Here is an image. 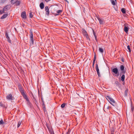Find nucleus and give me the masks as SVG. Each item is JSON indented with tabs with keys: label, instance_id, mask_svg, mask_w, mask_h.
<instances>
[{
	"label": "nucleus",
	"instance_id": "obj_7",
	"mask_svg": "<svg viewBox=\"0 0 134 134\" xmlns=\"http://www.w3.org/2000/svg\"><path fill=\"white\" fill-rule=\"evenodd\" d=\"M82 31L84 36H85L87 39L89 38L88 35L85 29H82Z\"/></svg>",
	"mask_w": 134,
	"mask_h": 134
},
{
	"label": "nucleus",
	"instance_id": "obj_15",
	"mask_svg": "<svg viewBox=\"0 0 134 134\" xmlns=\"http://www.w3.org/2000/svg\"><path fill=\"white\" fill-rule=\"evenodd\" d=\"M21 16L24 19H25L26 18V12H23L21 14Z\"/></svg>",
	"mask_w": 134,
	"mask_h": 134
},
{
	"label": "nucleus",
	"instance_id": "obj_20",
	"mask_svg": "<svg viewBox=\"0 0 134 134\" xmlns=\"http://www.w3.org/2000/svg\"><path fill=\"white\" fill-rule=\"evenodd\" d=\"M128 92V88H126L124 92V96L127 97V93Z\"/></svg>",
	"mask_w": 134,
	"mask_h": 134
},
{
	"label": "nucleus",
	"instance_id": "obj_22",
	"mask_svg": "<svg viewBox=\"0 0 134 134\" xmlns=\"http://www.w3.org/2000/svg\"><path fill=\"white\" fill-rule=\"evenodd\" d=\"M93 35H94V37L95 38V40L97 42L98 40L97 39V37L96 35V33L93 30Z\"/></svg>",
	"mask_w": 134,
	"mask_h": 134
},
{
	"label": "nucleus",
	"instance_id": "obj_21",
	"mask_svg": "<svg viewBox=\"0 0 134 134\" xmlns=\"http://www.w3.org/2000/svg\"><path fill=\"white\" fill-rule=\"evenodd\" d=\"M8 15V14H4L1 18V19H3L5 18L6 17H7V16Z\"/></svg>",
	"mask_w": 134,
	"mask_h": 134
},
{
	"label": "nucleus",
	"instance_id": "obj_6",
	"mask_svg": "<svg viewBox=\"0 0 134 134\" xmlns=\"http://www.w3.org/2000/svg\"><path fill=\"white\" fill-rule=\"evenodd\" d=\"M123 26L124 27V31L126 34L127 33L129 30V29L128 25L127 24L125 23L124 24Z\"/></svg>",
	"mask_w": 134,
	"mask_h": 134
},
{
	"label": "nucleus",
	"instance_id": "obj_27",
	"mask_svg": "<svg viewBox=\"0 0 134 134\" xmlns=\"http://www.w3.org/2000/svg\"><path fill=\"white\" fill-rule=\"evenodd\" d=\"M126 10L124 8H122L121 9V11L123 14H125L126 13Z\"/></svg>",
	"mask_w": 134,
	"mask_h": 134
},
{
	"label": "nucleus",
	"instance_id": "obj_38",
	"mask_svg": "<svg viewBox=\"0 0 134 134\" xmlns=\"http://www.w3.org/2000/svg\"><path fill=\"white\" fill-rule=\"evenodd\" d=\"M131 110L132 112H133L134 110V107L132 106L131 108Z\"/></svg>",
	"mask_w": 134,
	"mask_h": 134
},
{
	"label": "nucleus",
	"instance_id": "obj_30",
	"mask_svg": "<svg viewBox=\"0 0 134 134\" xmlns=\"http://www.w3.org/2000/svg\"><path fill=\"white\" fill-rule=\"evenodd\" d=\"M29 16L31 18H32L33 16V15L32 14V12H30L29 13Z\"/></svg>",
	"mask_w": 134,
	"mask_h": 134
},
{
	"label": "nucleus",
	"instance_id": "obj_16",
	"mask_svg": "<svg viewBox=\"0 0 134 134\" xmlns=\"http://www.w3.org/2000/svg\"><path fill=\"white\" fill-rule=\"evenodd\" d=\"M62 12L63 10H57L56 12L57 13L54 14V15L56 16L58 15H59V13H61Z\"/></svg>",
	"mask_w": 134,
	"mask_h": 134
},
{
	"label": "nucleus",
	"instance_id": "obj_14",
	"mask_svg": "<svg viewBox=\"0 0 134 134\" xmlns=\"http://www.w3.org/2000/svg\"><path fill=\"white\" fill-rule=\"evenodd\" d=\"M45 11L46 12V14L48 15L49 14V10L48 6H46L45 8Z\"/></svg>",
	"mask_w": 134,
	"mask_h": 134
},
{
	"label": "nucleus",
	"instance_id": "obj_39",
	"mask_svg": "<svg viewBox=\"0 0 134 134\" xmlns=\"http://www.w3.org/2000/svg\"><path fill=\"white\" fill-rule=\"evenodd\" d=\"M5 11V10H4V9H3V10H1L2 13H4V11Z\"/></svg>",
	"mask_w": 134,
	"mask_h": 134
},
{
	"label": "nucleus",
	"instance_id": "obj_45",
	"mask_svg": "<svg viewBox=\"0 0 134 134\" xmlns=\"http://www.w3.org/2000/svg\"><path fill=\"white\" fill-rule=\"evenodd\" d=\"M2 13L1 10H0V14H1Z\"/></svg>",
	"mask_w": 134,
	"mask_h": 134
},
{
	"label": "nucleus",
	"instance_id": "obj_48",
	"mask_svg": "<svg viewBox=\"0 0 134 134\" xmlns=\"http://www.w3.org/2000/svg\"><path fill=\"white\" fill-rule=\"evenodd\" d=\"M111 134H114V133H111Z\"/></svg>",
	"mask_w": 134,
	"mask_h": 134
},
{
	"label": "nucleus",
	"instance_id": "obj_23",
	"mask_svg": "<svg viewBox=\"0 0 134 134\" xmlns=\"http://www.w3.org/2000/svg\"><path fill=\"white\" fill-rule=\"evenodd\" d=\"M22 96H23L24 98V99H25L26 100H28V99H29L27 97V95L25 94V93L22 95Z\"/></svg>",
	"mask_w": 134,
	"mask_h": 134
},
{
	"label": "nucleus",
	"instance_id": "obj_2",
	"mask_svg": "<svg viewBox=\"0 0 134 134\" xmlns=\"http://www.w3.org/2000/svg\"><path fill=\"white\" fill-rule=\"evenodd\" d=\"M104 97L111 105L114 106V104H116L115 102L110 96L105 95Z\"/></svg>",
	"mask_w": 134,
	"mask_h": 134
},
{
	"label": "nucleus",
	"instance_id": "obj_8",
	"mask_svg": "<svg viewBox=\"0 0 134 134\" xmlns=\"http://www.w3.org/2000/svg\"><path fill=\"white\" fill-rule=\"evenodd\" d=\"M58 9V7L57 6L54 7H52L51 8V11L52 13L54 14L55 12Z\"/></svg>",
	"mask_w": 134,
	"mask_h": 134
},
{
	"label": "nucleus",
	"instance_id": "obj_47",
	"mask_svg": "<svg viewBox=\"0 0 134 134\" xmlns=\"http://www.w3.org/2000/svg\"><path fill=\"white\" fill-rule=\"evenodd\" d=\"M115 2H116V0H115Z\"/></svg>",
	"mask_w": 134,
	"mask_h": 134
},
{
	"label": "nucleus",
	"instance_id": "obj_11",
	"mask_svg": "<svg viewBox=\"0 0 134 134\" xmlns=\"http://www.w3.org/2000/svg\"><path fill=\"white\" fill-rule=\"evenodd\" d=\"M5 36L6 38L7 39L9 43H11V41L10 37L8 36V33L7 31L5 32Z\"/></svg>",
	"mask_w": 134,
	"mask_h": 134
},
{
	"label": "nucleus",
	"instance_id": "obj_46",
	"mask_svg": "<svg viewBox=\"0 0 134 134\" xmlns=\"http://www.w3.org/2000/svg\"><path fill=\"white\" fill-rule=\"evenodd\" d=\"M92 48H93V50L94 51V47H92Z\"/></svg>",
	"mask_w": 134,
	"mask_h": 134
},
{
	"label": "nucleus",
	"instance_id": "obj_19",
	"mask_svg": "<svg viewBox=\"0 0 134 134\" xmlns=\"http://www.w3.org/2000/svg\"><path fill=\"white\" fill-rule=\"evenodd\" d=\"M10 8V7L9 5H7L5 6L3 9L4 10L7 11Z\"/></svg>",
	"mask_w": 134,
	"mask_h": 134
},
{
	"label": "nucleus",
	"instance_id": "obj_32",
	"mask_svg": "<svg viewBox=\"0 0 134 134\" xmlns=\"http://www.w3.org/2000/svg\"><path fill=\"white\" fill-rule=\"evenodd\" d=\"M21 122H22L21 121H19L18 122V125H17L18 127L20 126V125H21Z\"/></svg>",
	"mask_w": 134,
	"mask_h": 134
},
{
	"label": "nucleus",
	"instance_id": "obj_33",
	"mask_svg": "<svg viewBox=\"0 0 134 134\" xmlns=\"http://www.w3.org/2000/svg\"><path fill=\"white\" fill-rule=\"evenodd\" d=\"M99 52L101 53H103V49L101 48H99Z\"/></svg>",
	"mask_w": 134,
	"mask_h": 134
},
{
	"label": "nucleus",
	"instance_id": "obj_13",
	"mask_svg": "<svg viewBox=\"0 0 134 134\" xmlns=\"http://www.w3.org/2000/svg\"><path fill=\"white\" fill-rule=\"evenodd\" d=\"M6 98L8 100H13V97L12 94H10L6 96Z\"/></svg>",
	"mask_w": 134,
	"mask_h": 134
},
{
	"label": "nucleus",
	"instance_id": "obj_36",
	"mask_svg": "<svg viewBox=\"0 0 134 134\" xmlns=\"http://www.w3.org/2000/svg\"><path fill=\"white\" fill-rule=\"evenodd\" d=\"M115 83L117 86H119V82L118 81H115Z\"/></svg>",
	"mask_w": 134,
	"mask_h": 134
},
{
	"label": "nucleus",
	"instance_id": "obj_34",
	"mask_svg": "<svg viewBox=\"0 0 134 134\" xmlns=\"http://www.w3.org/2000/svg\"><path fill=\"white\" fill-rule=\"evenodd\" d=\"M65 103H63L61 105V107L62 108H64L65 107Z\"/></svg>",
	"mask_w": 134,
	"mask_h": 134
},
{
	"label": "nucleus",
	"instance_id": "obj_26",
	"mask_svg": "<svg viewBox=\"0 0 134 134\" xmlns=\"http://www.w3.org/2000/svg\"><path fill=\"white\" fill-rule=\"evenodd\" d=\"M32 100L37 105V102L36 99L35 97H34V98H32Z\"/></svg>",
	"mask_w": 134,
	"mask_h": 134
},
{
	"label": "nucleus",
	"instance_id": "obj_31",
	"mask_svg": "<svg viewBox=\"0 0 134 134\" xmlns=\"http://www.w3.org/2000/svg\"><path fill=\"white\" fill-rule=\"evenodd\" d=\"M0 106L1 107H5L6 108V107H5V105L4 104H3L2 102H0Z\"/></svg>",
	"mask_w": 134,
	"mask_h": 134
},
{
	"label": "nucleus",
	"instance_id": "obj_1",
	"mask_svg": "<svg viewBox=\"0 0 134 134\" xmlns=\"http://www.w3.org/2000/svg\"><path fill=\"white\" fill-rule=\"evenodd\" d=\"M120 70L121 71V73L120 74V76L122 74L121 77V80L122 82L124 81L125 79L124 74L126 72V71L124 69L125 67L122 65H120Z\"/></svg>",
	"mask_w": 134,
	"mask_h": 134
},
{
	"label": "nucleus",
	"instance_id": "obj_17",
	"mask_svg": "<svg viewBox=\"0 0 134 134\" xmlns=\"http://www.w3.org/2000/svg\"><path fill=\"white\" fill-rule=\"evenodd\" d=\"M40 7L41 9H43L44 8V5L43 2H41L40 4Z\"/></svg>",
	"mask_w": 134,
	"mask_h": 134
},
{
	"label": "nucleus",
	"instance_id": "obj_5",
	"mask_svg": "<svg viewBox=\"0 0 134 134\" xmlns=\"http://www.w3.org/2000/svg\"><path fill=\"white\" fill-rule=\"evenodd\" d=\"M10 2L12 4H15L16 6H19L21 3L20 1L18 0H11Z\"/></svg>",
	"mask_w": 134,
	"mask_h": 134
},
{
	"label": "nucleus",
	"instance_id": "obj_42",
	"mask_svg": "<svg viewBox=\"0 0 134 134\" xmlns=\"http://www.w3.org/2000/svg\"><path fill=\"white\" fill-rule=\"evenodd\" d=\"M32 98H34V97H35V96L33 95V94H32Z\"/></svg>",
	"mask_w": 134,
	"mask_h": 134
},
{
	"label": "nucleus",
	"instance_id": "obj_28",
	"mask_svg": "<svg viewBox=\"0 0 134 134\" xmlns=\"http://www.w3.org/2000/svg\"><path fill=\"white\" fill-rule=\"evenodd\" d=\"M6 123L4 122L3 121V120L2 119L0 121V125H3L4 124H5Z\"/></svg>",
	"mask_w": 134,
	"mask_h": 134
},
{
	"label": "nucleus",
	"instance_id": "obj_29",
	"mask_svg": "<svg viewBox=\"0 0 134 134\" xmlns=\"http://www.w3.org/2000/svg\"><path fill=\"white\" fill-rule=\"evenodd\" d=\"M26 101L27 102V104L28 105H29L30 106H31V102H30L29 99L28 100H27Z\"/></svg>",
	"mask_w": 134,
	"mask_h": 134
},
{
	"label": "nucleus",
	"instance_id": "obj_40",
	"mask_svg": "<svg viewBox=\"0 0 134 134\" xmlns=\"http://www.w3.org/2000/svg\"><path fill=\"white\" fill-rule=\"evenodd\" d=\"M121 61L122 62H124V58H122L121 59Z\"/></svg>",
	"mask_w": 134,
	"mask_h": 134
},
{
	"label": "nucleus",
	"instance_id": "obj_18",
	"mask_svg": "<svg viewBox=\"0 0 134 134\" xmlns=\"http://www.w3.org/2000/svg\"><path fill=\"white\" fill-rule=\"evenodd\" d=\"M115 127L113 126L110 129V131L111 132V133H114V132L115 131Z\"/></svg>",
	"mask_w": 134,
	"mask_h": 134
},
{
	"label": "nucleus",
	"instance_id": "obj_9",
	"mask_svg": "<svg viewBox=\"0 0 134 134\" xmlns=\"http://www.w3.org/2000/svg\"><path fill=\"white\" fill-rule=\"evenodd\" d=\"M97 18L99 20L100 24L103 25L105 23V21L103 19L101 18L98 16H97Z\"/></svg>",
	"mask_w": 134,
	"mask_h": 134
},
{
	"label": "nucleus",
	"instance_id": "obj_41",
	"mask_svg": "<svg viewBox=\"0 0 134 134\" xmlns=\"http://www.w3.org/2000/svg\"><path fill=\"white\" fill-rule=\"evenodd\" d=\"M95 62H93V65H92V66L93 67H94V65L95 63Z\"/></svg>",
	"mask_w": 134,
	"mask_h": 134
},
{
	"label": "nucleus",
	"instance_id": "obj_43",
	"mask_svg": "<svg viewBox=\"0 0 134 134\" xmlns=\"http://www.w3.org/2000/svg\"><path fill=\"white\" fill-rule=\"evenodd\" d=\"M46 2H48L49 1H50L51 0H44Z\"/></svg>",
	"mask_w": 134,
	"mask_h": 134
},
{
	"label": "nucleus",
	"instance_id": "obj_35",
	"mask_svg": "<svg viewBox=\"0 0 134 134\" xmlns=\"http://www.w3.org/2000/svg\"><path fill=\"white\" fill-rule=\"evenodd\" d=\"M127 48L129 50V52H131V51L130 48V46L129 45H128L127 46Z\"/></svg>",
	"mask_w": 134,
	"mask_h": 134
},
{
	"label": "nucleus",
	"instance_id": "obj_12",
	"mask_svg": "<svg viewBox=\"0 0 134 134\" xmlns=\"http://www.w3.org/2000/svg\"><path fill=\"white\" fill-rule=\"evenodd\" d=\"M41 99L42 100V108H43L44 112H45L46 111V106L44 104V102L42 98H41Z\"/></svg>",
	"mask_w": 134,
	"mask_h": 134
},
{
	"label": "nucleus",
	"instance_id": "obj_44",
	"mask_svg": "<svg viewBox=\"0 0 134 134\" xmlns=\"http://www.w3.org/2000/svg\"><path fill=\"white\" fill-rule=\"evenodd\" d=\"M69 131H68V132H67L66 134H69Z\"/></svg>",
	"mask_w": 134,
	"mask_h": 134
},
{
	"label": "nucleus",
	"instance_id": "obj_4",
	"mask_svg": "<svg viewBox=\"0 0 134 134\" xmlns=\"http://www.w3.org/2000/svg\"><path fill=\"white\" fill-rule=\"evenodd\" d=\"M30 44L31 45H32L34 43V39L33 38V32L32 29H30Z\"/></svg>",
	"mask_w": 134,
	"mask_h": 134
},
{
	"label": "nucleus",
	"instance_id": "obj_37",
	"mask_svg": "<svg viewBox=\"0 0 134 134\" xmlns=\"http://www.w3.org/2000/svg\"><path fill=\"white\" fill-rule=\"evenodd\" d=\"M96 54L95 53L94 57V59H93V62H95V61L96 60Z\"/></svg>",
	"mask_w": 134,
	"mask_h": 134
},
{
	"label": "nucleus",
	"instance_id": "obj_25",
	"mask_svg": "<svg viewBox=\"0 0 134 134\" xmlns=\"http://www.w3.org/2000/svg\"><path fill=\"white\" fill-rule=\"evenodd\" d=\"M110 1L113 5H116V2H115V1H114L113 0H110Z\"/></svg>",
	"mask_w": 134,
	"mask_h": 134
},
{
	"label": "nucleus",
	"instance_id": "obj_24",
	"mask_svg": "<svg viewBox=\"0 0 134 134\" xmlns=\"http://www.w3.org/2000/svg\"><path fill=\"white\" fill-rule=\"evenodd\" d=\"M20 91L22 95L25 93L24 90L23 88H21L20 90Z\"/></svg>",
	"mask_w": 134,
	"mask_h": 134
},
{
	"label": "nucleus",
	"instance_id": "obj_3",
	"mask_svg": "<svg viewBox=\"0 0 134 134\" xmlns=\"http://www.w3.org/2000/svg\"><path fill=\"white\" fill-rule=\"evenodd\" d=\"M112 74L115 77H118L119 75V72L117 68H114L112 69Z\"/></svg>",
	"mask_w": 134,
	"mask_h": 134
},
{
	"label": "nucleus",
	"instance_id": "obj_10",
	"mask_svg": "<svg viewBox=\"0 0 134 134\" xmlns=\"http://www.w3.org/2000/svg\"><path fill=\"white\" fill-rule=\"evenodd\" d=\"M96 69L97 72V75L99 77L101 76L100 73L99 71V70L98 68V65L97 64H96Z\"/></svg>",
	"mask_w": 134,
	"mask_h": 134
}]
</instances>
